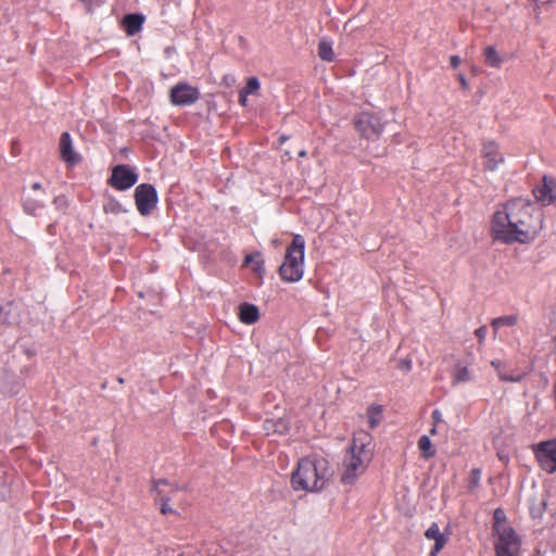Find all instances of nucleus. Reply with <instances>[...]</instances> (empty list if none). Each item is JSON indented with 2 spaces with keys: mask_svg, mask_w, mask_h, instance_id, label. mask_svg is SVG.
I'll use <instances>...</instances> for the list:
<instances>
[{
  "mask_svg": "<svg viewBox=\"0 0 556 556\" xmlns=\"http://www.w3.org/2000/svg\"><path fill=\"white\" fill-rule=\"evenodd\" d=\"M169 99L174 105H191L200 99V91L187 83H178L170 89Z\"/></svg>",
  "mask_w": 556,
  "mask_h": 556,
  "instance_id": "9b49d317",
  "label": "nucleus"
},
{
  "mask_svg": "<svg viewBox=\"0 0 556 556\" xmlns=\"http://www.w3.org/2000/svg\"><path fill=\"white\" fill-rule=\"evenodd\" d=\"M60 153L64 162L74 165L78 163L79 157L74 152L72 138L68 132H63L60 138Z\"/></svg>",
  "mask_w": 556,
  "mask_h": 556,
  "instance_id": "2eb2a0df",
  "label": "nucleus"
},
{
  "mask_svg": "<svg viewBox=\"0 0 556 556\" xmlns=\"http://www.w3.org/2000/svg\"><path fill=\"white\" fill-rule=\"evenodd\" d=\"M239 320L245 325H253L260 319L258 307L254 304L242 303L239 305Z\"/></svg>",
  "mask_w": 556,
  "mask_h": 556,
  "instance_id": "f3484780",
  "label": "nucleus"
},
{
  "mask_svg": "<svg viewBox=\"0 0 556 556\" xmlns=\"http://www.w3.org/2000/svg\"><path fill=\"white\" fill-rule=\"evenodd\" d=\"M262 269H263V262L262 261H257L255 263L254 270L260 273V271H262Z\"/></svg>",
  "mask_w": 556,
  "mask_h": 556,
  "instance_id": "4c0bfd02",
  "label": "nucleus"
},
{
  "mask_svg": "<svg viewBox=\"0 0 556 556\" xmlns=\"http://www.w3.org/2000/svg\"><path fill=\"white\" fill-rule=\"evenodd\" d=\"M160 503V510L163 515H168V514H175L176 510L173 509L169 505L168 502H164V501H157Z\"/></svg>",
  "mask_w": 556,
  "mask_h": 556,
  "instance_id": "2f4dec72",
  "label": "nucleus"
},
{
  "mask_svg": "<svg viewBox=\"0 0 556 556\" xmlns=\"http://www.w3.org/2000/svg\"><path fill=\"white\" fill-rule=\"evenodd\" d=\"M532 192L536 201L541 202L544 206L554 204L556 202V178L543 176Z\"/></svg>",
  "mask_w": 556,
  "mask_h": 556,
  "instance_id": "f8f14e48",
  "label": "nucleus"
},
{
  "mask_svg": "<svg viewBox=\"0 0 556 556\" xmlns=\"http://www.w3.org/2000/svg\"><path fill=\"white\" fill-rule=\"evenodd\" d=\"M286 140H287V137H283V136H282V137L280 138L281 143H282V142H285Z\"/></svg>",
  "mask_w": 556,
  "mask_h": 556,
  "instance_id": "37998d69",
  "label": "nucleus"
},
{
  "mask_svg": "<svg viewBox=\"0 0 556 556\" xmlns=\"http://www.w3.org/2000/svg\"><path fill=\"white\" fill-rule=\"evenodd\" d=\"M372 457L371 437L367 432L354 435L343 460L342 482L351 484L367 468Z\"/></svg>",
  "mask_w": 556,
  "mask_h": 556,
  "instance_id": "7ed1b4c3",
  "label": "nucleus"
},
{
  "mask_svg": "<svg viewBox=\"0 0 556 556\" xmlns=\"http://www.w3.org/2000/svg\"><path fill=\"white\" fill-rule=\"evenodd\" d=\"M491 366L496 370L500 380L504 382H520L525 377V374H508L505 370V364L500 359L491 361Z\"/></svg>",
  "mask_w": 556,
  "mask_h": 556,
  "instance_id": "aec40b11",
  "label": "nucleus"
},
{
  "mask_svg": "<svg viewBox=\"0 0 556 556\" xmlns=\"http://www.w3.org/2000/svg\"><path fill=\"white\" fill-rule=\"evenodd\" d=\"M476 337L479 340V343H482L488 334V328L486 326H481L475 331Z\"/></svg>",
  "mask_w": 556,
  "mask_h": 556,
  "instance_id": "473e14b6",
  "label": "nucleus"
},
{
  "mask_svg": "<svg viewBox=\"0 0 556 556\" xmlns=\"http://www.w3.org/2000/svg\"><path fill=\"white\" fill-rule=\"evenodd\" d=\"M518 323V316L517 315H505L497 318H494L491 321V326L493 327L494 331L496 332L501 327H514Z\"/></svg>",
  "mask_w": 556,
  "mask_h": 556,
  "instance_id": "393cba45",
  "label": "nucleus"
},
{
  "mask_svg": "<svg viewBox=\"0 0 556 556\" xmlns=\"http://www.w3.org/2000/svg\"><path fill=\"white\" fill-rule=\"evenodd\" d=\"M425 536L434 541V546L430 553L432 556L437 555L446 543V538L440 532V528L435 522L431 523V526L426 530Z\"/></svg>",
  "mask_w": 556,
  "mask_h": 556,
  "instance_id": "a211bd4d",
  "label": "nucleus"
},
{
  "mask_svg": "<svg viewBox=\"0 0 556 556\" xmlns=\"http://www.w3.org/2000/svg\"><path fill=\"white\" fill-rule=\"evenodd\" d=\"M135 202L138 212L142 216L151 214L157 203L155 188L149 184H141L135 189Z\"/></svg>",
  "mask_w": 556,
  "mask_h": 556,
  "instance_id": "1a4fd4ad",
  "label": "nucleus"
},
{
  "mask_svg": "<svg viewBox=\"0 0 556 556\" xmlns=\"http://www.w3.org/2000/svg\"><path fill=\"white\" fill-rule=\"evenodd\" d=\"M193 548L191 547H180L178 549L165 546L163 549L159 552V556H192Z\"/></svg>",
  "mask_w": 556,
  "mask_h": 556,
  "instance_id": "bb28decb",
  "label": "nucleus"
},
{
  "mask_svg": "<svg viewBox=\"0 0 556 556\" xmlns=\"http://www.w3.org/2000/svg\"><path fill=\"white\" fill-rule=\"evenodd\" d=\"M253 260H254V255L249 254V255H247V256H245V258H244V264H245V265H248V264H250L251 262H253Z\"/></svg>",
  "mask_w": 556,
  "mask_h": 556,
  "instance_id": "ea45409f",
  "label": "nucleus"
},
{
  "mask_svg": "<svg viewBox=\"0 0 556 556\" xmlns=\"http://www.w3.org/2000/svg\"><path fill=\"white\" fill-rule=\"evenodd\" d=\"M494 518V525H493V532L497 533L498 528H511L506 523V515L503 509L496 508L493 514Z\"/></svg>",
  "mask_w": 556,
  "mask_h": 556,
  "instance_id": "cd10ccee",
  "label": "nucleus"
},
{
  "mask_svg": "<svg viewBox=\"0 0 556 556\" xmlns=\"http://www.w3.org/2000/svg\"><path fill=\"white\" fill-rule=\"evenodd\" d=\"M305 155H306V152H305V151H300V152H299V156L304 157Z\"/></svg>",
  "mask_w": 556,
  "mask_h": 556,
  "instance_id": "79ce46f5",
  "label": "nucleus"
},
{
  "mask_svg": "<svg viewBox=\"0 0 556 556\" xmlns=\"http://www.w3.org/2000/svg\"><path fill=\"white\" fill-rule=\"evenodd\" d=\"M31 189L35 190V191H40V190H42V186H41L40 182H34L31 185Z\"/></svg>",
  "mask_w": 556,
  "mask_h": 556,
  "instance_id": "58836bf2",
  "label": "nucleus"
},
{
  "mask_svg": "<svg viewBox=\"0 0 556 556\" xmlns=\"http://www.w3.org/2000/svg\"><path fill=\"white\" fill-rule=\"evenodd\" d=\"M554 392H555V399H556V382H555V389H554Z\"/></svg>",
  "mask_w": 556,
  "mask_h": 556,
  "instance_id": "a18cd8bd",
  "label": "nucleus"
},
{
  "mask_svg": "<svg viewBox=\"0 0 556 556\" xmlns=\"http://www.w3.org/2000/svg\"><path fill=\"white\" fill-rule=\"evenodd\" d=\"M432 425L438 426L442 421V414L439 409H434L431 414Z\"/></svg>",
  "mask_w": 556,
  "mask_h": 556,
  "instance_id": "72a5a7b5",
  "label": "nucleus"
},
{
  "mask_svg": "<svg viewBox=\"0 0 556 556\" xmlns=\"http://www.w3.org/2000/svg\"><path fill=\"white\" fill-rule=\"evenodd\" d=\"M354 126L359 135L366 139L380 137L383 131L384 124L381 116L375 112H361L354 118Z\"/></svg>",
  "mask_w": 556,
  "mask_h": 556,
  "instance_id": "423d86ee",
  "label": "nucleus"
},
{
  "mask_svg": "<svg viewBox=\"0 0 556 556\" xmlns=\"http://www.w3.org/2000/svg\"><path fill=\"white\" fill-rule=\"evenodd\" d=\"M472 362L468 364H463L457 362L451 371V382L453 386H457L459 383H466L473 380V374L470 370V365Z\"/></svg>",
  "mask_w": 556,
  "mask_h": 556,
  "instance_id": "4468645a",
  "label": "nucleus"
},
{
  "mask_svg": "<svg viewBox=\"0 0 556 556\" xmlns=\"http://www.w3.org/2000/svg\"><path fill=\"white\" fill-rule=\"evenodd\" d=\"M318 56L326 62H333L336 54L332 49V42L328 38H321L317 47Z\"/></svg>",
  "mask_w": 556,
  "mask_h": 556,
  "instance_id": "4be33fe9",
  "label": "nucleus"
},
{
  "mask_svg": "<svg viewBox=\"0 0 556 556\" xmlns=\"http://www.w3.org/2000/svg\"><path fill=\"white\" fill-rule=\"evenodd\" d=\"M438 433V426L432 425L431 429L429 430L430 435H435Z\"/></svg>",
  "mask_w": 556,
  "mask_h": 556,
  "instance_id": "a19ab883",
  "label": "nucleus"
},
{
  "mask_svg": "<svg viewBox=\"0 0 556 556\" xmlns=\"http://www.w3.org/2000/svg\"><path fill=\"white\" fill-rule=\"evenodd\" d=\"M14 309H15V307L12 303H8V304L3 305L0 308V319L3 323L11 324L12 320L10 319V315L13 313Z\"/></svg>",
  "mask_w": 556,
  "mask_h": 556,
  "instance_id": "7c9ffc66",
  "label": "nucleus"
},
{
  "mask_svg": "<svg viewBox=\"0 0 556 556\" xmlns=\"http://www.w3.org/2000/svg\"><path fill=\"white\" fill-rule=\"evenodd\" d=\"M531 450L542 470L547 473L556 472V439L533 444Z\"/></svg>",
  "mask_w": 556,
  "mask_h": 556,
  "instance_id": "0eeeda50",
  "label": "nucleus"
},
{
  "mask_svg": "<svg viewBox=\"0 0 556 556\" xmlns=\"http://www.w3.org/2000/svg\"><path fill=\"white\" fill-rule=\"evenodd\" d=\"M483 56H484L485 63L489 66H491L493 68H500L502 66L503 59L501 58V55L498 54V52L496 51V49L494 47H492V46L486 47L483 50Z\"/></svg>",
  "mask_w": 556,
  "mask_h": 556,
  "instance_id": "5701e85b",
  "label": "nucleus"
},
{
  "mask_svg": "<svg viewBox=\"0 0 556 556\" xmlns=\"http://www.w3.org/2000/svg\"><path fill=\"white\" fill-rule=\"evenodd\" d=\"M382 406L370 405L367 408V418L370 429H375L382 420Z\"/></svg>",
  "mask_w": 556,
  "mask_h": 556,
  "instance_id": "b1692460",
  "label": "nucleus"
},
{
  "mask_svg": "<svg viewBox=\"0 0 556 556\" xmlns=\"http://www.w3.org/2000/svg\"><path fill=\"white\" fill-rule=\"evenodd\" d=\"M457 78H458L462 87L464 89H466L468 87V84H467V80H466L465 76L463 74H459Z\"/></svg>",
  "mask_w": 556,
  "mask_h": 556,
  "instance_id": "e433bc0d",
  "label": "nucleus"
},
{
  "mask_svg": "<svg viewBox=\"0 0 556 556\" xmlns=\"http://www.w3.org/2000/svg\"><path fill=\"white\" fill-rule=\"evenodd\" d=\"M417 446L420 452L421 458H424L426 460L434 457L437 454V450H435L434 445L432 444L430 438L426 434L421 435L418 439Z\"/></svg>",
  "mask_w": 556,
  "mask_h": 556,
  "instance_id": "412c9836",
  "label": "nucleus"
},
{
  "mask_svg": "<svg viewBox=\"0 0 556 556\" xmlns=\"http://www.w3.org/2000/svg\"><path fill=\"white\" fill-rule=\"evenodd\" d=\"M144 16L141 14H126L123 18V27L128 36H134L142 28Z\"/></svg>",
  "mask_w": 556,
  "mask_h": 556,
  "instance_id": "6ab92c4d",
  "label": "nucleus"
},
{
  "mask_svg": "<svg viewBox=\"0 0 556 556\" xmlns=\"http://www.w3.org/2000/svg\"><path fill=\"white\" fill-rule=\"evenodd\" d=\"M543 211L534 203L517 198L497 207L491 218L490 233L494 241L504 244H528L543 229Z\"/></svg>",
  "mask_w": 556,
  "mask_h": 556,
  "instance_id": "f257e3e1",
  "label": "nucleus"
},
{
  "mask_svg": "<svg viewBox=\"0 0 556 556\" xmlns=\"http://www.w3.org/2000/svg\"><path fill=\"white\" fill-rule=\"evenodd\" d=\"M289 428V422L285 418H268L263 422V429L267 435L286 434Z\"/></svg>",
  "mask_w": 556,
  "mask_h": 556,
  "instance_id": "dca6fc26",
  "label": "nucleus"
},
{
  "mask_svg": "<svg viewBox=\"0 0 556 556\" xmlns=\"http://www.w3.org/2000/svg\"><path fill=\"white\" fill-rule=\"evenodd\" d=\"M23 206L26 213L30 215H36L38 210H40L43 204L42 200H31L29 198H25L23 201Z\"/></svg>",
  "mask_w": 556,
  "mask_h": 556,
  "instance_id": "c85d7f7f",
  "label": "nucleus"
},
{
  "mask_svg": "<svg viewBox=\"0 0 556 556\" xmlns=\"http://www.w3.org/2000/svg\"><path fill=\"white\" fill-rule=\"evenodd\" d=\"M153 490L156 493V501H164L170 503L177 498L181 490L166 480H159L154 482Z\"/></svg>",
  "mask_w": 556,
  "mask_h": 556,
  "instance_id": "ddd939ff",
  "label": "nucleus"
},
{
  "mask_svg": "<svg viewBox=\"0 0 556 556\" xmlns=\"http://www.w3.org/2000/svg\"><path fill=\"white\" fill-rule=\"evenodd\" d=\"M460 63H462V60L458 55H452L450 58V64L453 68L458 67Z\"/></svg>",
  "mask_w": 556,
  "mask_h": 556,
  "instance_id": "f704fd0d",
  "label": "nucleus"
},
{
  "mask_svg": "<svg viewBox=\"0 0 556 556\" xmlns=\"http://www.w3.org/2000/svg\"><path fill=\"white\" fill-rule=\"evenodd\" d=\"M239 103L242 105V106H245L247 103H248V94L244 93L243 91L240 90L239 92Z\"/></svg>",
  "mask_w": 556,
  "mask_h": 556,
  "instance_id": "c9c22d12",
  "label": "nucleus"
},
{
  "mask_svg": "<svg viewBox=\"0 0 556 556\" xmlns=\"http://www.w3.org/2000/svg\"><path fill=\"white\" fill-rule=\"evenodd\" d=\"M480 156L484 172H496L505 164V155L500 144L492 139L482 141Z\"/></svg>",
  "mask_w": 556,
  "mask_h": 556,
  "instance_id": "6e6552de",
  "label": "nucleus"
},
{
  "mask_svg": "<svg viewBox=\"0 0 556 556\" xmlns=\"http://www.w3.org/2000/svg\"><path fill=\"white\" fill-rule=\"evenodd\" d=\"M481 477L482 471L480 468L471 469L467 482L468 492L473 493L475 491L478 490V488L480 486Z\"/></svg>",
  "mask_w": 556,
  "mask_h": 556,
  "instance_id": "a878e982",
  "label": "nucleus"
},
{
  "mask_svg": "<svg viewBox=\"0 0 556 556\" xmlns=\"http://www.w3.org/2000/svg\"><path fill=\"white\" fill-rule=\"evenodd\" d=\"M494 534L496 556H520L521 540L513 528H498V532Z\"/></svg>",
  "mask_w": 556,
  "mask_h": 556,
  "instance_id": "39448f33",
  "label": "nucleus"
},
{
  "mask_svg": "<svg viewBox=\"0 0 556 556\" xmlns=\"http://www.w3.org/2000/svg\"><path fill=\"white\" fill-rule=\"evenodd\" d=\"M498 457H500L501 460L504 459V455L498 454Z\"/></svg>",
  "mask_w": 556,
  "mask_h": 556,
  "instance_id": "c03bdc74",
  "label": "nucleus"
},
{
  "mask_svg": "<svg viewBox=\"0 0 556 556\" xmlns=\"http://www.w3.org/2000/svg\"><path fill=\"white\" fill-rule=\"evenodd\" d=\"M260 87H261L260 80L256 77H250L247 81L245 87L243 89H241V91H243L248 96L254 94V93H257V91L260 90Z\"/></svg>",
  "mask_w": 556,
  "mask_h": 556,
  "instance_id": "c756f323",
  "label": "nucleus"
},
{
  "mask_svg": "<svg viewBox=\"0 0 556 556\" xmlns=\"http://www.w3.org/2000/svg\"><path fill=\"white\" fill-rule=\"evenodd\" d=\"M305 241L301 235H294L287 247L283 263L279 267V276L286 282H296L304 274Z\"/></svg>",
  "mask_w": 556,
  "mask_h": 556,
  "instance_id": "20e7f679",
  "label": "nucleus"
},
{
  "mask_svg": "<svg viewBox=\"0 0 556 556\" xmlns=\"http://www.w3.org/2000/svg\"><path fill=\"white\" fill-rule=\"evenodd\" d=\"M328 478V460L318 454H313L299 459L291 475V486L296 492H319L325 488Z\"/></svg>",
  "mask_w": 556,
  "mask_h": 556,
  "instance_id": "f03ea898",
  "label": "nucleus"
},
{
  "mask_svg": "<svg viewBox=\"0 0 556 556\" xmlns=\"http://www.w3.org/2000/svg\"><path fill=\"white\" fill-rule=\"evenodd\" d=\"M137 181L138 174L129 166L119 164L113 167L108 184L118 191H124L131 188Z\"/></svg>",
  "mask_w": 556,
  "mask_h": 556,
  "instance_id": "9d476101",
  "label": "nucleus"
}]
</instances>
